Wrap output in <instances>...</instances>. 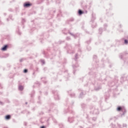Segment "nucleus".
<instances>
[{
  "label": "nucleus",
  "mask_w": 128,
  "mask_h": 128,
  "mask_svg": "<svg viewBox=\"0 0 128 128\" xmlns=\"http://www.w3.org/2000/svg\"><path fill=\"white\" fill-rule=\"evenodd\" d=\"M122 110V107H118L117 108V110Z\"/></svg>",
  "instance_id": "39448f33"
},
{
  "label": "nucleus",
  "mask_w": 128,
  "mask_h": 128,
  "mask_svg": "<svg viewBox=\"0 0 128 128\" xmlns=\"http://www.w3.org/2000/svg\"><path fill=\"white\" fill-rule=\"evenodd\" d=\"M31 6L32 4L28 3L24 4V8H29V6Z\"/></svg>",
  "instance_id": "f257e3e1"
},
{
  "label": "nucleus",
  "mask_w": 128,
  "mask_h": 128,
  "mask_svg": "<svg viewBox=\"0 0 128 128\" xmlns=\"http://www.w3.org/2000/svg\"><path fill=\"white\" fill-rule=\"evenodd\" d=\"M19 90H24V86H19Z\"/></svg>",
  "instance_id": "20e7f679"
},
{
  "label": "nucleus",
  "mask_w": 128,
  "mask_h": 128,
  "mask_svg": "<svg viewBox=\"0 0 128 128\" xmlns=\"http://www.w3.org/2000/svg\"><path fill=\"white\" fill-rule=\"evenodd\" d=\"M6 48H8V46H5L2 48V50L4 52V50H6Z\"/></svg>",
  "instance_id": "f03ea898"
},
{
  "label": "nucleus",
  "mask_w": 128,
  "mask_h": 128,
  "mask_svg": "<svg viewBox=\"0 0 128 128\" xmlns=\"http://www.w3.org/2000/svg\"><path fill=\"white\" fill-rule=\"evenodd\" d=\"M40 128H44V126H42L40 127Z\"/></svg>",
  "instance_id": "1a4fd4ad"
},
{
  "label": "nucleus",
  "mask_w": 128,
  "mask_h": 128,
  "mask_svg": "<svg viewBox=\"0 0 128 128\" xmlns=\"http://www.w3.org/2000/svg\"><path fill=\"white\" fill-rule=\"evenodd\" d=\"M24 72H28V70H24Z\"/></svg>",
  "instance_id": "0eeeda50"
},
{
  "label": "nucleus",
  "mask_w": 128,
  "mask_h": 128,
  "mask_svg": "<svg viewBox=\"0 0 128 128\" xmlns=\"http://www.w3.org/2000/svg\"><path fill=\"white\" fill-rule=\"evenodd\" d=\"M78 14H82V10H80L78 12Z\"/></svg>",
  "instance_id": "423d86ee"
},
{
  "label": "nucleus",
  "mask_w": 128,
  "mask_h": 128,
  "mask_svg": "<svg viewBox=\"0 0 128 128\" xmlns=\"http://www.w3.org/2000/svg\"><path fill=\"white\" fill-rule=\"evenodd\" d=\"M42 62H43V64H44V61H42Z\"/></svg>",
  "instance_id": "9d476101"
},
{
  "label": "nucleus",
  "mask_w": 128,
  "mask_h": 128,
  "mask_svg": "<svg viewBox=\"0 0 128 128\" xmlns=\"http://www.w3.org/2000/svg\"><path fill=\"white\" fill-rule=\"evenodd\" d=\"M10 116L8 115L6 116V120H10Z\"/></svg>",
  "instance_id": "7ed1b4c3"
},
{
  "label": "nucleus",
  "mask_w": 128,
  "mask_h": 128,
  "mask_svg": "<svg viewBox=\"0 0 128 128\" xmlns=\"http://www.w3.org/2000/svg\"><path fill=\"white\" fill-rule=\"evenodd\" d=\"M124 42H125V44H128V40H124Z\"/></svg>",
  "instance_id": "6e6552de"
}]
</instances>
